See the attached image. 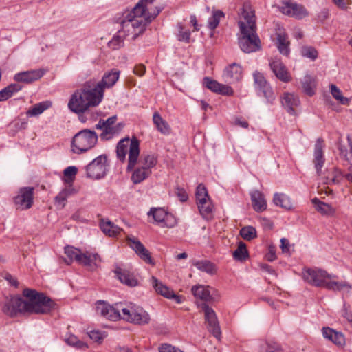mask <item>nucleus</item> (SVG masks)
I'll return each instance as SVG.
<instances>
[{
    "label": "nucleus",
    "instance_id": "f257e3e1",
    "mask_svg": "<svg viewBox=\"0 0 352 352\" xmlns=\"http://www.w3.org/2000/svg\"><path fill=\"white\" fill-rule=\"evenodd\" d=\"M23 295L28 300H24L20 296H13L6 300L2 308L3 313L10 317L17 316L19 313L43 314L49 313L56 307V303L52 299L35 289H25Z\"/></svg>",
    "mask_w": 352,
    "mask_h": 352
},
{
    "label": "nucleus",
    "instance_id": "f03ea898",
    "mask_svg": "<svg viewBox=\"0 0 352 352\" xmlns=\"http://www.w3.org/2000/svg\"><path fill=\"white\" fill-rule=\"evenodd\" d=\"M102 99L96 88L87 82L81 89H77L72 95L68 107L72 112L81 113L85 112L89 107L98 105Z\"/></svg>",
    "mask_w": 352,
    "mask_h": 352
},
{
    "label": "nucleus",
    "instance_id": "7ed1b4c3",
    "mask_svg": "<svg viewBox=\"0 0 352 352\" xmlns=\"http://www.w3.org/2000/svg\"><path fill=\"white\" fill-rule=\"evenodd\" d=\"M332 275L326 271L319 268H307L302 272V278L315 287H325L329 290L347 292L351 288V285L346 282H337L329 280Z\"/></svg>",
    "mask_w": 352,
    "mask_h": 352
},
{
    "label": "nucleus",
    "instance_id": "20e7f679",
    "mask_svg": "<svg viewBox=\"0 0 352 352\" xmlns=\"http://www.w3.org/2000/svg\"><path fill=\"white\" fill-rule=\"evenodd\" d=\"M161 12V9H157L153 14L148 15L146 19L129 18L120 21L121 29L119 30V34H123V36H132L133 39H135L140 34H142L148 23H151Z\"/></svg>",
    "mask_w": 352,
    "mask_h": 352
},
{
    "label": "nucleus",
    "instance_id": "39448f33",
    "mask_svg": "<svg viewBox=\"0 0 352 352\" xmlns=\"http://www.w3.org/2000/svg\"><path fill=\"white\" fill-rule=\"evenodd\" d=\"M129 150V162L127 170H132L136 165L140 155L139 141L136 138L130 140L125 138L119 141L117 144L116 154L117 157L122 162L126 159V155Z\"/></svg>",
    "mask_w": 352,
    "mask_h": 352
},
{
    "label": "nucleus",
    "instance_id": "423d86ee",
    "mask_svg": "<svg viewBox=\"0 0 352 352\" xmlns=\"http://www.w3.org/2000/svg\"><path fill=\"white\" fill-rule=\"evenodd\" d=\"M98 142L96 133L90 129H83L77 133L72 141V149L75 153H81L94 148Z\"/></svg>",
    "mask_w": 352,
    "mask_h": 352
},
{
    "label": "nucleus",
    "instance_id": "0eeeda50",
    "mask_svg": "<svg viewBox=\"0 0 352 352\" xmlns=\"http://www.w3.org/2000/svg\"><path fill=\"white\" fill-rule=\"evenodd\" d=\"M256 30H246L243 23L241 22V36L239 37V45L243 52L251 53L260 50L261 40L256 33Z\"/></svg>",
    "mask_w": 352,
    "mask_h": 352
},
{
    "label": "nucleus",
    "instance_id": "6e6552de",
    "mask_svg": "<svg viewBox=\"0 0 352 352\" xmlns=\"http://www.w3.org/2000/svg\"><path fill=\"white\" fill-rule=\"evenodd\" d=\"M65 253L68 257L69 262L65 261L69 264L73 261H76L79 264L89 267L93 270L98 265V261L100 262V257L98 254H91L89 252L81 253L79 249L73 246L67 245L65 248Z\"/></svg>",
    "mask_w": 352,
    "mask_h": 352
},
{
    "label": "nucleus",
    "instance_id": "1a4fd4ad",
    "mask_svg": "<svg viewBox=\"0 0 352 352\" xmlns=\"http://www.w3.org/2000/svg\"><path fill=\"white\" fill-rule=\"evenodd\" d=\"M107 156L100 155L86 166V175L93 179H100L107 175L108 171Z\"/></svg>",
    "mask_w": 352,
    "mask_h": 352
},
{
    "label": "nucleus",
    "instance_id": "9d476101",
    "mask_svg": "<svg viewBox=\"0 0 352 352\" xmlns=\"http://www.w3.org/2000/svg\"><path fill=\"white\" fill-rule=\"evenodd\" d=\"M241 22L243 23L246 30L257 29L255 10L248 1L244 2L237 12V23L239 28Z\"/></svg>",
    "mask_w": 352,
    "mask_h": 352
},
{
    "label": "nucleus",
    "instance_id": "9b49d317",
    "mask_svg": "<svg viewBox=\"0 0 352 352\" xmlns=\"http://www.w3.org/2000/svg\"><path fill=\"white\" fill-rule=\"evenodd\" d=\"M33 187L21 188L16 196L14 197V203L17 209L28 210L32 206L34 202Z\"/></svg>",
    "mask_w": 352,
    "mask_h": 352
},
{
    "label": "nucleus",
    "instance_id": "f8f14e48",
    "mask_svg": "<svg viewBox=\"0 0 352 352\" xmlns=\"http://www.w3.org/2000/svg\"><path fill=\"white\" fill-rule=\"evenodd\" d=\"M279 10L283 14L296 19H302L309 15V12L304 6L290 0L283 2L279 6Z\"/></svg>",
    "mask_w": 352,
    "mask_h": 352
},
{
    "label": "nucleus",
    "instance_id": "ddd939ff",
    "mask_svg": "<svg viewBox=\"0 0 352 352\" xmlns=\"http://www.w3.org/2000/svg\"><path fill=\"white\" fill-rule=\"evenodd\" d=\"M202 311L204 312L205 320L207 324L208 331L217 338L221 335V329L214 311L210 307L206 302L200 305Z\"/></svg>",
    "mask_w": 352,
    "mask_h": 352
},
{
    "label": "nucleus",
    "instance_id": "4468645a",
    "mask_svg": "<svg viewBox=\"0 0 352 352\" xmlns=\"http://www.w3.org/2000/svg\"><path fill=\"white\" fill-rule=\"evenodd\" d=\"M120 72L116 69H113L110 72L104 74L101 81H100L94 87L98 91L100 96L103 97L104 89L113 86L118 81Z\"/></svg>",
    "mask_w": 352,
    "mask_h": 352
},
{
    "label": "nucleus",
    "instance_id": "2eb2a0df",
    "mask_svg": "<svg viewBox=\"0 0 352 352\" xmlns=\"http://www.w3.org/2000/svg\"><path fill=\"white\" fill-rule=\"evenodd\" d=\"M270 66L274 75L280 80L284 82H288L291 80V76L280 60L272 59L270 61Z\"/></svg>",
    "mask_w": 352,
    "mask_h": 352
},
{
    "label": "nucleus",
    "instance_id": "dca6fc26",
    "mask_svg": "<svg viewBox=\"0 0 352 352\" xmlns=\"http://www.w3.org/2000/svg\"><path fill=\"white\" fill-rule=\"evenodd\" d=\"M254 79L255 84L257 85L259 90L263 93L267 101L272 102L274 99V93L270 85L267 82L263 74L256 72L254 73Z\"/></svg>",
    "mask_w": 352,
    "mask_h": 352
},
{
    "label": "nucleus",
    "instance_id": "f3484780",
    "mask_svg": "<svg viewBox=\"0 0 352 352\" xmlns=\"http://www.w3.org/2000/svg\"><path fill=\"white\" fill-rule=\"evenodd\" d=\"M128 240L130 247L144 261L153 265H155L149 251L139 240L135 238H129Z\"/></svg>",
    "mask_w": 352,
    "mask_h": 352
},
{
    "label": "nucleus",
    "instance_id": "a211bd4d",
    "mask_svg": "<svg viewBox=\"0 0 352 352\" xmlns=\"http://www.w3.org/2000/svg\"><path fill=\"white\" fill-rule=\"evenodd\" d=\"M44 74V70L41 69L21 72L14 76V80L16 82L31 83L40 79Z\"/></svg>",
    "mask_w": 352,
    "mask_h": 352
},
{
    "label": "nucleus",
    "instance_id": "6ab92c4d",
    "mask_svg": "<svg viewBox=\"0 0 352 352\" xmlns=\"http://www.w3.org/2000/svg\"><path fill=\"white\" fill-rule=\"evenodd\" d=\"M151 284L156 292L166 298L174 299L176 302L180 303V297L176 295L174 292L159 281L155 276L151 277Z\"/></svg>",
    "mask_w": 352,
    "mask_h": 352
},
{
    "label": "nucleus",
    "instance_id": "aec40b11",
    "mask_svg": "<svg viewBox=\"0 0 352 352\" xmlns=\"http://www.w3.org/2000/svg\"><path fill=\"white\" fill-rule=\"evenodd\" d=\"M324 147L323 140L318 138L315 144L313 163L318 175L322 174V167L324 164L325 159L324 157L322 148Z\"/></svg>",
    "mask_w": 352,
    "mask_h": 352
},
{
    "label": "nucleus",
    "instance_id": "412c9836",
    "mask_svg": "<svg viewBox=\"0 0 352 352\" xmlns=\"http://www.w3.org/2000/svg\"><path fill=\"white\" fill-rule=\"evenodd\" d=\"M223 76L230 82H237L242 78V68L239 64L234 63L226 67Z\"/></svg>",
    "mask_w": 352,
    "mask_h": 352
},
{
    "label": "nucleus",
    "instance_id": "4be33fe9",
    "mask_svg": "<svg viewBox=\"0 0 352 352\" xmlns=\"http://www.w3.org/2000/svg\"><path fill=\"white\" fill-rule=\"evenodd\" d=\"M252 204L254 210L257 212H261L266 210L267 202L264 195L259 190H253L250 193Z\"/></svg>",
    "mask_w": 352,
    "mask_h": 352
},
{
    "label": "nucleus",
    "instance_id": "5701e85b",
    "mask_svg": "<svg viewBox=\"0 0 352 352\" xmlns=\"http://www.w3.org/2000/svg\"><path fill=\"white\" fill-rule=\"evenodd\" d=\"M276 46L279 52L283 55H288L289 53V42L287 41V36L285 30L280 28L276 30Z\"/></svg>",
    "mask_w": 352,
    "mask_h": 352
},
{
    "label": "nucleus",
    "instance_id": "b1692460",
    "mask_svg": "<svg viewBox=\"0 0 352 352\" xmlns=\"http://www.w3.org/2000/svg\"><path fill=\"white\" fill-rule=\"evenodd\" d=\"M322 335L324 338L338 346H343L345 343L344 335L341 332L336 331L330 327H323Z\"/></svg>",
    "mask_w": 352,
    "mask_h": 352
},
{
    "label": "nucleus",
    "instance_id": "393cba45",
    "mask_svg": "<svg viewBox=\"0 0 352 352\" xmlns=\"http://www.w3.org/2000/svg\"><path fill=\"white\" fill-rule=\"evenodd\" d=\"M157 9H160L156 7L153 12L149 11V8H147L146 6L142 4L140 1L136 4L133 9L127 14L126 17L135 18V19H146L147 16L150 14H153L156 12Z\"/></svg>",
    "mask_w": 352,
    "mask_h": 352
},
{
    "label": "nucleus",
    "instance_id": "a878e982",
    "mask_svg": "<svg viewBox=\"0 0 352 352\" xmlns=\"http://www.w3.org/2000/svg\"><path fill=\"white\" fill-rule=\"evenodd\" d=\"M117 278L125 285L130 287H135L138 285V280L129 271L117 267L115 270Z\"/></svg>",
    "mask_w": 352,
    "mask_h": 352
},
{
    "label": "nucleus",
    "instance_id": "bb28decb",
    "mask_svg": "<svg viewBox=\"0 0 352 352\" xmlns=\"http://www.w3.org/2000/svg\"><path fill=\"white\" fill-rule=\"evenodd\" d=\"M212 289L209 286H204L201 285L193 286L191 289V292L193 295L197 298L204 301H210L212 299L210 294V290Z\"/></svg>",
    "mask_w": 352,
    "mask_h": 352
},
{
    "label": "nucleus",
    "instance_id": "cd10ccee",
    "mask_svg": "<svg viewBox=\"0 0 352 352\" xmlns=\"http://www.w3.org/2000/svg\"><path fill=\"white\" fill-rule=\"evenodd\" d=\"M281 102L283 106L290 114L294 113V108L300 103L298 98L290 93L284 94Z\"/></svg>",
    "mask_w": 352,
    "mask_h": 352
},
{
    "label": "nucleus",
    "instance_id": "c85d7f7f",
    "mask_svg": "<svg viewBox=\"0 0 352 352\" xmlns=\"http://www.w3.org/2000/svg\"><path fill=\"white\" fill-rule=\"evenodd\" d=\"M197 205L200 214L204 219L210 220L212 218L214 207L210 199L201 202H197Z\"/></svg>",
    "mask_w": 352,
    "mask_h": 352
},
{
    "label": "nucleus",
    "instance_id": "c756f323",
    "mask_svg": "<svg viewBox=\"0 0 352 352\" xmlns=\"http://www.w3.org/2000/svg\"><path fill=\"white\" fill-rule=\"evenodd\" d=\"M132 323L139 325H144L149 322L151 318L149 314L141 307L137 305Z\"/></svg>",
    "mask_w": 352,
    "mask_h": 352
},
{
    "label": "nucleus",
    "instance_id": "7c9ffc66",
    "mask_svg": "<svg viewBox=\"0 0 352 352\" xmlns=\"http://www.w3.org/2000/svg\"><path fill=\"white\" fill-rule=\"evenodd\" d=\"M311 201L314 205L316 210L322 214L331 216L336 212V209L331 205L322 202L317 198L313 199Z\"/></svg>",
    "mask_w": 352,
    "mask_h": 352
},
{
    "label": "nucleus",
    "instance_id": "2f4dec72",
    "mask_svg": "<svg viewBox=\"0 0 352 352\" xmlns=\"http://www.w3.org/2000/svg\"><path fill=\"white\" fill-rule=\"evenodd\" d=\"M273 202L276 206L285 210H291L292 208L290 198L284 193L276 192L274 195Z\"/></svg>",
    "mask_w": 352,
    "mask_h": 352
},
{
    "label": "nucleus",
    "instance_id": "473e14b6",
    "mask_svg": "<svg viewBox=\"0 0 352 352\" xmlns=\"http://www.w3.org/2000/svg\"><path fill=\"white\" fill-rule=\"evenodd\" d=\"M22 89V86L18 83H12L0 91V102L6 101L11 98L14 94Z\"/></svg>",
    "mask_w": 352,
    "mask_h": 352
},
{
    "label": "nucleus",
    "instance_id": "72a5a7b5",
    "mask_svg": "<svg viewBox=\"0 0 352 352\" xmlns=\"http://www.w3.org/2000/svg\"><path fill=\"white\" fill-rule=\"evenodd\" d=\"M123 128L122 123L113 126H106L104 130L100 134V138L104 140L111 139L114 135H118Z\"/></svg>",
    "mask_w": 352,
    "mask_h": 352
},
{
    "label": "nucleus",
    "instance_id": "f704fd0d",
    "mask_svg": "<svg viewBox=\"0 0 352 352\" xmlns=\"http://www.w3.org/2000/svg\"><path fill=\"white\" fill-rule=\"evenodd\" d=\"M153 121L159 131L165 135L169 134L170 130V126L158 112L154 113Z\"/></svg>",
    "mask_w": 352,
    "mask_h": 352
},
{
    "label": "nucleus",
    "instance_id": "c9c22d12",
    "mask_svg": "<svg viewBox=\"0 0 352 352\" xmlns=\"http://www.w3.org/2000/svg\"><path fill=\"white\" fill-rule=\"evenodd\" d=\"M151 174V170L146 169L140 166L133 173L131 180L133 184H139L146 179Z\"/></svg>",
    "mask_w": 352,
    "mask_h": 352
},
{
    "label": "nucleus",
    "instance_id": "e433bc0d",
    "mask_svg": "<svg viewBox=\"0 0 352 352\" xmlns=\"http://www.w3.org/2000/svg\"><path fill=\"white\" fill-rule=\"evenodd\" d=\"M137 305L133 302H129L127 304L124 303L122 309V318L126 322L132 323V320L134 318L135 311L136 310Z\"/></svg>",
    "mask_w": 352,
    "mask_h": 352
},
{
    "label": "nucleus",
    "instance_id": "4c0bfd02",
    "mask_svg": "<svg viewBox=\"0 0 352 352\" xmlns=\"http://www.w3.org/2000/svg\"><path fill=\"white\" fill-rule=\"evenodd\" d=\"M148 215H152L155 222L157 223H165L168 217V212L162 208H151Z\"/></svg>",
    "mask_w": 352,
    "mask_h": 352
},
{
    "label": "nucleus",
    "instance_id": "58836bf2",
    "mask_svg": "<svg viewBox=\"0 0 352 352\" xmlns=\"http://www.w3.org/2000/svg\"><path fill=\"white\" fill-rule=\"evenodd\" d=\"M52 105V102L50 101H44L42 102H39L34 105L31 109H30L27 111V115L28 116H37L41 114L44 111L50 108Z\"/></svg>",
    "mask_w": 352,
    "mask_h": 352
},
{
    "label": "nucleus",
    "instance_id": "ea45409f",
    "mask_svg": "<svg viewBox=\"0 0 352 352\" xmlns=\"http://www.w3.org/2000/svg\"><path fill=\"white\" fill-rule=\"evenodd\" d=\"M225 17V14L220 10H213L212 16L208 19V26L211 30L217 28L220 20Z\"/></svg>",
    "mask_w": 352,
    "mask_h": 352
},
{
    "label": "nucleus",
    "instance_id": "a19ab883",
    "mask_svg": "<svg viewBox=\"0 0 352 352\" xmlns=\"http://www.w3.org/2000/svg\"><path fill=\"white\" fill-rule=\"evenodd\" d=\"M302 87L304 92L308 96H313L315 94L314 88L315 79L310 75H306L302 82Z\"/></svg>",
    "mask_w": 352,
    "mask_h": 352
},
{
    "label": "nucleus",
    "instance_id": "79ce46f5",
    "mask_svg": "<svg viewBox=\"0 0 352 352\" xmlns=\"http://www.w3.org/2000/svg\"><path fill=\"white\" fill-rule=\"evenodd\" d=\"M124 302H120L116 303L114 305H110L108 312V319L113 321H116L122 318L120 311H122Z\"/></svg>",
    "mask_w": 352,
    "mask_h": 352
},
{
    "label": "nucleus",
    "instance_id": "37998d69",
    "mask_svg": "<svg viewBox=\"0 0 352 352\" xmlns=\"http://www.w3.org/2000/svg\"><path fill=\"white\" fill-rule=\"evenodd\" d=\"M194 265L199 270L208 274H212L216 272L215 265L207 260L196 261Z\"/></svg>",
    "mask_w": 352,
    "mask_h": 352
},
{
    "label": "nucleus",
    "instance_id": "c03bdc74",
    "mask_svg": "<svg viewBox=\"0 0 352 352\" xmlns=\"http://www.w3.org/2000/svg\"><path fill=\"white\" fill-rule=\"evenodd\" d=\"M248 256V252L246 245L240 241L238 244L236 250L233 252V257L237 261H243Z\"/></svg>",
    "mask_w": 352,
    "mask_h": 352
},
{
    "label": "nucleus",
    "instance_id": "a18cd8bd",
    "mask_svg": "<svg viewBox=\"0 0 352 352\" xmlns=\"http://www.w3.org/2000/svg\"><path fill=\"white\" fill-rule=\"evenodd\" d=\"M139 164L142 167L151 170L157 164V158L154 155H146L142 156L139 161Z\"/></svg>",
    "mask_w": 352,
    "mask_h": 352
},
{
    "label": "nucleus",
    "instance_id": "49530a36",
    "mask_svg": "<svg viewBox=\"0 0 352 352\" xmlns=\"http://www.w3.org/2000/svg\"><path fill=\"white\" fill-rule=\"evenodd\" d=\"M240 235L246 241H251L256 237V230L252 226H245L240 230Z\"/></svg>",
    "mask_w": 352,
    "mask_h": 352
},
{
    "label": "nucleus",
    "instance_id": "de8ad7c7",
    "mask_svg": "<svg viewBox=\"0 0 352 352\" xmlns=\"http://www.w3.org/2000/svg\"><path fill=\"white\" fill-rule=\"evenodd\" d=\"M330 90L333 97L342 104H347L349 103V99L342 95L341 91L336 85L331 84L330 85Z\"/></svg>",
    "mask_w": 352,
    "mask_h": 352
},
{
    "label": "nucleus",
    "instance_id": "09e8293b",
    "mask_svg": "<svg viewBox=\"0 0 352 352\" xmlns=\"http://www.w3.org/2000/svg\"><path fill=\"white\" fill-rule=\"evenodd\" d=\"M178 34L177 35L179 41L189 43L190 38V32L188 29H186L181 23L177 25Z\"/></svg>",
    "mask_w": 352,
    "mask_h": 352
},
{
    "label": "nucleus",
    "instance_id": "8fccbe9b",
    "mask_svg": "<svg viewBox=\"0 0 352 352\" xmlns=\"http://www.w3.org/2000/svg\"><path fill=\"white\" fill-rule=\"evenodd\" d=\"M195 196L197 203L210 199L207 190L202 184H199L197 187Z\"/></svg>",
    "mask_w": 352,
    "mask_h": 352
},
{
    "label": "nucleus",
    "instance_id": "3c124183",
    "mask_svg": "<svg viewBox=\"0 0 352 352\" xmlns=\"http://www.w3.org/2000/svg\"><path fill=\"white\" fill-rule=\"evenodd\" d=\"M300 52L302 56L309 58L313 60L318 57L317 50L311 46H303Z\"/></svg>",
    "mask_w": 352,
    "mask_h": 352
},
{
    "label": "nucleus",
    "instance_id": "603ef678",
    "mask_svg": "<svg viewBox=\"0 0 352 352\" xmlns=\"http://www.w3.org/2000/svg\"><path fill=\"white\" fill-rule=\"evenodd\" d=\"M73 191L74 190L71 188L63 189L56 197V201L59 204H61L62 207H64L65 204V201L67 200V197L72 193Z\"/></svg>",
    "mask_w": 352,
    "mask_h": 352
},
{
    "label": "nucleus",
    "instance_id": "864d4df0",
    "mask_svg": "<svg viewBox=\"0 0 352 352\" xmlns=\"http://www.w3.org/2000/svg\"><path fill=\"white\" fill-rule=\"evenodd\" d=\"M204 83L206 87L213 92L218 93L221 84L214 80H212L208 77H206L204 79Z\"/></svg>",
    "mask_w": 352,
    "mask_h": 352
},
{
    "label": "nucleus",
    "instance_id": "5fc2aeb1",
    "mask_svg": "<svg viewBox=\"0 0 352 352\" xmlns=\"http://www.w3.org/2000/svg\"><path fill=\"white\" fill-rule=\"evenodd\" d=\"M65 341L68 344L76 346L78 349L87 348V345L85 342L80 341L74 335H70L67 338H66Z\"/></svg>",
    "mask_w": 352,
    "mask_h": 352
},
{
    "label": "nucleus",
    "instance_id": "6e6d98bb",
    "mask_svg": "<svg viewBox=\"0 0 352 352\" xmlns=\"http://www.w3.org/2000/svg\"><path fill=\"white\" fill-rule=\"evenodd\" d=\"M110 305L105 303L104 302L99 301L96 305V311L103 317L108 319V312Z\"/></svg>",
    "mask_w": 352,
    "mask_h": 352
},
{
    "label": "nucleus",
    "instance_id": "4d7b16f0",
    "mask_svg": "<svg viewBox=\"0 0 352 352\" xmlns=\"http://www.w3.org/2000/svg\"><path fill=\"white\" fill-rule=\"evenodd\" d=\"M110 305L105 303L104 302L99 301L96 305V311L103 317L108 319V312Z\"/></svg>",
    "mask_w": 352,
    "mask_h": 352
},
{
    "label": "nucleus",
    "instance_id": "13d9d810",
    "mask_svg": "<svg viewBox=\"0 0 352 352\" xmlns=\"http://www.w3.org/2000/svg\"><path fill=\"white\" fill-rule=\"evenodd\" d=\"M124 36L120 34V35L114 36L113 39L109 42V46L113 49L120 47L123 43V37Z\"/></svg>",
    "mask_w": 352,
    "mask_h": 352
},
{
    "label": "nucleus",
    "instance_id": "bf43d9fd",
    "mask_svg": "<svg viewBox=\"0 0 352 352\" xmlns=\"http://www.w3.org/2000/svg\"><path fill=\"white\" fill-rule=\"evenodd\" d=\"M100 228L105 234L112 236V223L111 221H102L100 223Z\"/></svg>",
    "mask_w": 352,
    "mask_h": 352
},
{
    "label": "nucleus",
    "instance_id": "052dcab7",
    "mask_svg": "<svg viewBox=\"0 0 352 352\" xmlns=\"http://www.w3.org/2000/svg\"><path fill=\"white\" fill-rule=\"evenodd\" d=\"M78 169L75 166H69L64 170V176L73 180L76 175Z\"/></svg>",
    "mask_w": 352,
    "mask_h": 352
},
{
    "label": "nucleus",
    "instance_id": "680f3d73",
    "mask_svg": "<svg viewBox=\"0 0 352 352\" xmlns=\"http://www.w3.org/2000/svg\"><path fill=\"white\" fill-rule=\"evenodd\" d=\"M342 315L349 322L352 324V311L350 310L349 305L344 304Z\"/></svg>",
    "mask_w": 352,
    "mask_h": 352
},
{
    "label": "nucleus",
    "instance_id": "e2e57ef3",
    "mask_svg": "<svg viewBox=\"0 0 352 352\" xmlns=\"http://www.w3.org/2000/svg\"><path fill=\"white\" fill-rule=\"evenodd\" d=\"M175 194L182 202L186 201L188 196L184 188L177 187L175 188Z\"/></svg>",
    "mask_w": 352,
    "mask_h": 352
},
{
    "label": "nucleus",
    "instance_id": "0e129e2a",
    "mask_svg": "<svg viewBox=\"0 0 352 352\" xmlns=\"http://www.w3.org/2000/svg\"><path fill=\"white\" fill-rule=\"evenodd\" d=\"M233 92L234 91L231 87L221 84V87H220L218 94H221L226 96H231L233 94Z\"/></svg>",
    "mask_w": 352,
    "mask_h": 352
},
{
    "label": "nucleus",
    "instance_id": "69168bd1",
    "mask_svg": "<svg viewBox=\"0 0 352 352\" xmlns=\"http://www.w3.org/2000/svg\"><path fill=\"white\" fill-rule=\"evenodd\" d=\"M280 248L283 253H289L290 243L288 239L285 238H282L280 239Z\"/></svg>",
    "mask_w": 352,
    "mask_h": 352
},
{
    "label": "nucleus",
    "instance_id": "338daca9",
    "mask_svg": "<svg viewBox=\"0 0 352 352\" xmlns=\"http://www.w3.org/2000/svg\"><path fill=\"white\" fill-rule=\"evenodd\" d=\"M89 338L95 342H100L102 339V335L99 331H91L89 333Z\"/></svg>",
    "mask_w": 352,
    "mask_h": 352
},
{
    "label": "nucleus",
    "instance_id": "774afa93",
    "mask_svg": "<svg viewBox=\"0 0 352 352\" xmlns=\"http://www.w3.org/2000/svg\"><path fill=\"white\" fill-rule=\"evenodd\" d=\"M176 347L168 344H163L159 347L160 352H175Z\"/></svg>",
    "mask_w": 352,
    "mask_h": 352
}]
</instances>
